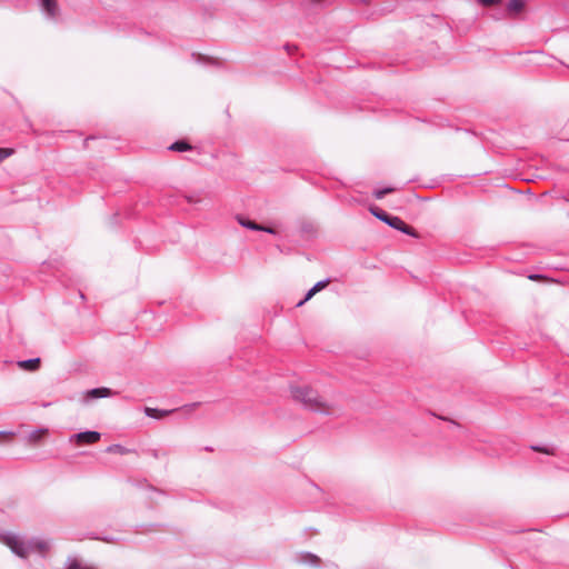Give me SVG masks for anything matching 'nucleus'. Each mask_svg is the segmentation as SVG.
Returning <instances> with one entry per match:
<instances>
[{
  "instance_id": "1",
  "label": "nucleus",
  "mask_w": 569,
  "mask_h": 569,
  "mask_svg": "<svg viewBox=\"0 0 569 569\" xmlns=\"http://www.w3.org/2000/svg\"><path fill=\"white\" fill-rule=\"evenodd\" d=\"M0 542L20 558H28L33 553L44 557L51 549V540L49 539L39 537L26 538L10 531L0 532Z\"/></svg>"
},
{
  "instance_id": "2",
  "label": "nucleus",
  "mask_w": 569,
  "mask_h": 569,
  "mask_svg": "<svg viewBox=\"0 0 569 569\" xmlns=\"http://www.w3.org/2000/svg\"><path fill=\"white\" fill-rule=\"evenodd\" d=\"M292 398L301 402L305 408L325 415H336L337 409L329 402L325 401L316 390L309 386L291 387Z\"/></svg>"
},
{
  "instance_id": "3",
  "label": "nucleus",
  "mask_w": 569,
  "mask_h": 569,
  "mask_svg": "<svg viewBox=\"0 0 569 569\" xmlns=\"http://www.w3.org/2000/svg\"><path fill=\"white\" fill-rule=\"evenodd\" d=\"M101 438V433L98 431H82L73 433L69 437V442L78 446L93 445Z\"/></svg>"
},
{
  "instance_id": "4",
  "label": "nucleus",
  "mask_w": 569,
  "mask_h": 569,
  "mask_svg": "<svg viewBox=\"0 0 569 569\" xmlns=\"http://www.w3.org/2000/svg\"><path fill=\"white\" fill-rule=\"evenodd\" d=\"M387 224L390 226L393 229H397L406 234H409L411 237L417 238L418 233L413 228L408 226L402 219L396 216H390L389 220L387 221Z\"/></svg>"
},
{
  "instance_id": "5",
  "label": "nucleus",
  "mask_w": 569,
  "mask_h": 569,
  "mask_svg": "<svg viewBox=\"0 0 569 569\" xmlns=\"http://www.w3.org/2000/svg\"><path fill=\"white\" fill-rule=\"evenodd\" d=\"M41 8L48 18H56L58 16L57 0H40Z\"/></svg>"
},
{
  "instance_id": "6",
  "label": "nucleus",
  "mask_w": 569,
  "mask_h": 569,
  "mask_svg": "<svg viewBox=\"0 0 569 569\" xmlns=\"http://www.w3.org/2000/svg\"><path fill=\"white\" fill-rule=\"evenodd\" d=\"M329 283V280H322L317 282L309 291L307 292L306 297L297 303V307H301L303 303H306L308 300H310L318 291L326 288Z\"/></svg>"
},
{
  "instance_id": "7",
  "label": "nucleus",
  "mask_w": 569,
  "mask_h": 569,
  "mask_svg": "<svg viewBox=\"0 0 569 569\" xmlns=\"http://www.w3.org/2000/svg\"><path fill=\"white\" fill-rule=\"evenodd\" d=\"M112 395V390L106 387L94 388L86 392V397L89 399L107 398Z\"/></svg>"
},
{
  "instance_id": "8",
  "label": "nucleus",
  "mask_w": 569,
  "mask_h": 569,
  "mask_svg": "<svg viewBox=\"0 0 569 569\" xmlns=\"http://www.w3.org/2000/svg\"><path fill=\"white\" fill-rule=\"evenodd\" d=\"M19 368L27 371H36L40 367V358H32L28 360H21L18 362Z\"/></svg>"
},
{
  "instance_id": "9",
  "label": "nucleus",
  "mask_w": 569,
  "mask_h": 569,
  "mask_svg": "<svg viewBox=\"0 0 569 569\" xmlns=\"http://www.w3.org/2000/svg\"><path fill=\"white\" fill-rule=\"evenodd\" d=\"M64 569H97L78 559H68Z\"/></svg>"
},
{
  "instance_id": "10",
  "label": "nucleus",
  "mask_w": 569,
  "mask_h": 569,
  "mask_svg": "<svg viewBox=\"0 0 569 569\" xmlns=\"http://www.w3.org/2000/svg\"><path fill=\"white\" fill-rule=\"evenodd\" d=\"M171 411H168V410H160V409H156V408H149V407H146L144 408V413L150 417V418H154V419H161L166 416H168Z\"/></svg>"
},
{
  "instance_id": "11",
  "label": "nucleus",
  "mask_w": 569,
  "mask_h": 569,
  "mask_svg": "<svg viewBox=\"0 0 569 569\" xmlns=\"http://www.w3.org/2000/svg\"><path fill=\"white\" fill-rule=\"evenodd\" d=\"M238 222L247 228V229H250V230H254V231H260L262 230V226L261 224H258L257 222L254 221H251V220H248V219H244L242 217H238Z\"/></svg>"
},
{
  "instance_id": "12",
  "label": "nucleus",
  "mask_w": 569,
  "mask_h": 569,
  "mask_svg": "<svg viewBox=\"0 0 569 569\" xmlns=\"http://www.w3.org/2000/svg\"><path fill=\"white\" fill-rule=\"evenodd\" d=\"M106 451L108 453H118V455H128L130 453L132 450L129 449V448H126L121 445H118V443H114V445H111L109 446Z\"/></svg>"
},
{
  "instance_id": "13",
  "label": "nucleus",
  "mask_w": 569,
  "mask_h": 569,
  "mask_svg": "<svg viewBox=\"0 0 569 569\" xmlns=\"http://www.w3.org/2000/svg\"><path fill=\"white\" fill-rule=\"evenodd\" d=\"M370 212L376 217L378 218L379 220L383 221L385 223H387V221L389 220L390 218V214H388L386 211H383L382 209L373 206V207H370Z\"/></svg>"
},
{
  "instance_id": "14",
  "label": "nucleus",
  "mask_w": 569,
  "mask_h": 569,
  "mask_svg": "<svg viewBox=\"0 0 569 569\" xmlns=\"http://www.w3.org/2000/svg\"><path fill=\"white\" fill-rule=\"evenodd\" d=\"M299 561L311 566H318L320 563V559L311 553L301 555Z\"/></svg>"
},
{
  "instance_id": "15",
  "label": "nucleus",
  "mask_w": 569,
  "mask_h": 569,
  "mask_svg": "<svg viewBox=\"0 0 569 569\" xmlns=\"http://www.w3.org/2000/svg\"><path fill=\"white\" fill-rule=\"evenodd\" d=\"M191 149V146L186 141H177L169 147V150L183 152Z\"/></svg>"
},
{
  "instance_id": "16",
  "label": "nucleus",
  "mask_w": 569,
  "mask_h": 569,
  "mask_svg": "<svg viewBox=\"0 0 569 569\" xmlns=\"http://www.w3.org/2000/svg\"><path fill=\"white\" fill-rule=\"evenodd\" d=\"M510 12H519L523 8V2L521 0H510L507 6Z\"/></svg>"
},
{
  "instance_id": "17",
  "label": "nucleus",
  "mask_w": 569,
  "mask_h": 569,
  "mask_svg": "<svg viewBox=\"0 0 569 569\" xmlns=\"http://www.w3.org/2000/svg\"><path fill=\"white\" fill-rule=\"evenodd\" d=\"M531 449L536 452H541V453L549 455V456L555 455V448H552V447L531 446Z\"/></svg>"
},
{
  "instance_id": "18",
  "label": "nucleus",
  "mask_w": 569,
  "mask_h": 569,
  "mask_svg": "<svg viewBox=\"0 0 569 569\" xmlns=\"http://www.w3.org/2000/svg\"><path fill=\"white\" fill-rule=\"evenodd\" d=\"M393 190V188L378 189L373 192V196L376 199H382L386 194L392 192Z\"/></svg>"
},
{
  "instance_id": "19",
  "label": "nucleus",
  "mask_w": 569,
  "mask_h": 569,
  "mask_svg": "<svg viewBox=\"0 0 569 569\" xmlns=\"http://www.w3.org/2000/svg\"><path fill=\"white\" fill-rule=\"evenodd\" d=\"M46 433L44 429H39L30 433V439L32 441H39L41 437Z\"/></svg>"
},
{
  "instance_id": "20",
  "label": "nucleus",
  "mask_w": 569,
  "mask_h": 569,
  "mask_svg": "<svg viewBox=\"0 0 569 569\" xmlns=\"http://www.w3.org/2000/svg\"><path fill=\"white\" fill-rule=\"evenodd\" d=\"M12 149L0 148V162L12 154Z\"/></svg>"
},
{
  "instance_id": "21",
  "label": "nucleus",
  "mask_w": 569,
  "mask_h": 569,
  "mask_svg": "<svg viewBox=\"0 0 569 569\" xmlns=\"http://www.w3.org/2000/svg\"><path fill=\"white\" fill-rule=\"evenodd\" d=\"M483 6H492L499 2V0H479Z\"/></svg>"
},
{
  "instance_id": "22",
  "label": "nucleus",
  "mask_w": 569,
  "mask_h": 569,
  "mask_svg": "<svg viewBox=\"0 0 569 569\" xmlns=\"http://www.w3.org/2000/svg\"><path fill=\"white\" fill-rule=\"evenodd\" d=\"M313 489H315V491L311 492V495H322L323 493L322 489L319 488L318 486H313Z\"/></svg>"
},
{
  "instance_id": "23",
  "label": "nucleus",
  "mask_w": 569,
  "mask_h": 569,
  "mask_svg": "<svg viewBox=\"0 0 569 569\" xmlns=\"http://www.w3.org/2000/svg\"><path fill=\"white\" fill-rule=\"evenodd\" d=\"M261 231H264V232H268V233H272V234H274V233H276V230H274V229L269 228V227H263V226H262V230H261Z\"/></svg>"
},
{
  "instance_id": "24",
  "label": "nucleus",
  "mask_w": 569,
  "mask_h": 569,
  "mask_svg": "<svg viewBox=\"0 0 569 569\" xmlns=\"http://www.w3.org/2000/svg\"><path fill=\"white\" fill-rule=\"evenodd\" d=\"M529 279L530 280H540V279H543V276H541V274H531V276H529Z\"/></svg>"
},
{
  "instance_id": "25",
  "label": "nucleus",
  "mask_w": 569,
  "mask_h": 569,
  "mask_svg": "<svg viewBox=\"0 0 569 569\" xmlns=\"http://www.w3.org/2000/svg\"><path fill=\"white\" fill-rule=\"evenodd\" d=\"M150 453L153 458L158 459L160 457V453L158 450L153 449V450H150Z\"/></svg>"
}]
</instances>
